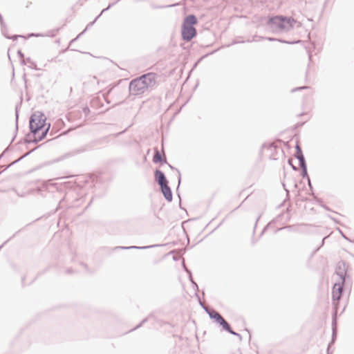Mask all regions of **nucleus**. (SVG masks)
I'll list each match as a JSON object with an SVG mask.
<instances>
[{"instance_id":"obj_1","label":"nucleus","mask_w":354,"mask_h":354,"mask_svg":"<svg viewBox=\"0 0 354 354\" xmlns=\"http://www.w3.org/2000/svg\"><path fill=\"white\" fill-rule=\"evenodd\" d=\"M296 22L292 17L275 15L268 17L266 25L273 32H281L292 29Z\"/></svg>"},{"instance_id":"obj_2","label":"nucleus","mask_w":354,"mask_h":354,"mask_svg":"<svg viewBox=\"0 0 354 354\" xmlns=\"http://www.w3.org/2000/svg\"><path fill=\"white\" fill-rule=\"evenodd\" d=\"M197 24L198 19L193 14L188 15L184 18L181 26V37L183 40L190 41L196 36L197 30L194 28V25Z\"/></svg>"},{"instance_id":"obj_3","label":"nucleus","mask_w":354,"mask_h":354,"mask_svg":"<svg viewBox=\"0 0 354 354\" xmlns=\"http://www.w3.org/2000/svg\"><path fill=\"white\" fill-rule=\"evenodd\" d=\"M46 121V118L44 113L39 111L33 113L29 120L30 133L32 136L37 135L39 131L47 127Z\"/></svg>"},{"instance_id":"obj_4","label":"nucleus","mask_w":354,"mask_h":354,"mask_svg":"<svg viewBox=\"0 0 354 354\" xmlns=\"http://www.w3.org/2000/svg\"><path fill=\"white\" fill-rule=\"evenodd\" d=\"M348 285V281L346 283L341 282L335 283L333 285L332 290V300L333 305V317H337L338 308L339 305V301L342 297L344 292V286Z\"/></svg>"},{"instance_id":"obj_5","label":"nucleus","mask_w":354,"mask_h":354,"mask_svg":"<svg viewBox=\"0 0 354 354\" xmlns=\"http://www.w3.org/2000/svg\"><path fill=\"white\" fill-rule=\"evenodd\" d=\"M129 91L131 95H140L145 93L147 89L140 76L132 80L129 85Z\"/></svg>"},{"instance_id":"obj_6","label":"nucleus","mask_w":354,"mask_h":354,"mask_svg":"<svg viewBox=\"0 0 354 354\" xmlns=\"http://www.w3.org/2000/svg\"><path fill=\"white\" fill-rule=\"evenodd\" d=\"M199 303L201 307L209 315V317L211 319H213L215 322L222 326V328L225 326L227 322L221 316L220 313L214 309H210L206 307L201 301H199Z\"/></svg>"},{"instance_id":"obj_7","label":"nucleus","mask_w":354,"mask_h":354,"mask_svg":"<svg viewBox=\"0 0 354 354\" xmlns=\"http://www.w3.org/2000/svg\"><path fill=\"white\" fill-rule=\"evenodd\" d=\"M348 267V264L342 260L339 261L337 263L335 273L341 279L342 283H346V281H348L347 279L349 278V276L347 274Z\"/></svg>"},{"instance_id":"obj_8","label":"nucleus","mask_w":354,"mask_h":354,"mask_svg":"<svg viewBox=\"0 0 354 354\" xmlns=\"http://www.w3.org/2000/svg\"><path fill=\"white\" fill-rule=\"evenodd\" d=\"M50 127V124L48 123L47 127L43 129L40 135H39L38 136H37V135L33 136V138H30L32 133H27L24 138V143H26V144H31V143L36 144V143L43 140L46 137V136L49 131Z\"/></svg>"},{"instance_id":"obj_9","label":"nucleus","mask_w":354,"mask_h":354,"mask_svg":"<svg viewBox=\"0 0 354 354\" xmlns=\"http://www.w3.org/2000/svg\"><path fill=\"white\" fill-rule=\"evenodd\" d=\"M157 74L154 73H148L140 76L146 88H153L156 84Z\"/></svg>"},{"instance_id":"obj_10","label":"nucleus","mask_w":354,"mask_h":354,"mask_svg":"<svg viewBox=\"0 0 354 354\" xmlns=\"http://www.w3.org/2000/svg\"><path fill=\"white\" fill-rule=\"evenodd\" d=\"M154 178L155 181L160 187L169 183L165 173L160 169H156L154 171Z\"/></svg>"},{"instance_id":"obj_11","label":"nucleus","mask_w":354,"mask_h":354,"mask_svg":"<svg viewBox=\"0 0 354 354\" xmlns=\"http://www.w3.org/2000/svg\"><path fill=\"white\" fill-rule=\"evenodd\" d=\"M160 191L164 196L166 201L171 202L173 199V194L171 189L168 184L160 187Z\"/></svg>"},{"instance_id":"obj_12","label":"nucleus","mask_w":354,"mask_h":354,"mask_svg":"<svg viewBox=\"0 0 354 354\" xmlns=\"http://www.w3.org/2000/svg\"><path fill=\"white\" fill-rule=\"evenodd\" d=\"M153 162L156 164L160 163L161 165L167 164V158L166 157H163L158 148H154V153L153 156Z\"/></svg>"},{"instance_id":"obj_13","label":"nucleus","mask_w":354,"mask_h":354,"mask_svg":"<svg viewBox=\"0 0 354 354\" xmlns=\"http://www.w3.org/2000/svg\"><path fill=\"white\" fill-rule=\"evenodd\" d=\"M162 245H159V244H154V245H147V246H136V245H133V246H117L115 248V250H131V249H135V250H146V249H149V248H156V247H159V246H161Z\"/></svg>"},{"instance_id":"obj_14","label":"nucleus","mask_w":354,"mask_h":354,"mask_svg":"<svg viewBox=\"0 0 354 354\" xmlns=\"http://www.w3.org/2000/svg\"><path fill=\"white\" fill-rule=\"evenodd\" d=\"M336 317H333V322H332V327H333L332 337H331L330 342L328 344V347H330L332 345H333L335 344V342L336 338H337Z\"/></svg>"},{"instance_id":"obj_15","label":"nucleus","mask_w":354,"mask_h":354,"mask_svg":"<svg viewBox=\"0 0 354 354\" xmlns=\"http://www.w3.org/2000/svg\"><path fill=\"white\" fill-rule=\"evenodd\" d=\"M1 30L2 35L7 39L17 40L19 37H24L23 35H14L10 36L8 34V28H7L6 24H5L4 27L1 26Z\"/></svg>"},{"instance_id":"obj_16","label":"nucleus","mask_w":354,"mask_h":354,"mask_svg":"<svg viewBox=\"0 0 354 354\" xmlns=\"http://www.w3.org/2000/svg\"><path fill=\"white\" fill-rule=\"evenodd\" d=\"M223 329L224 330H225V331L228 332V333H230L231 335H234V336L238 337H239V341H241V340H242V336H241L239 333H236V332L234 331V330H232V328L231 326L230 325V324H229L228 322L225 325V326L223 328Z\"/></svg>"},{"instance_id":"obj_17","label":"nucleus","mask_w":354,"mask_h":354,"mask_svg":"<svg viewBox=\"0 0 354 354\" xmlns=\"http://www.w3.org/2000/svg\"><path fill=\"white\" fill-rule=\"evenodd\" d=\"M100 17V15H98L95 18V19L90 22L89 24H88V25L86 26V28L81 32L80 33L77 37H75V39H72L71 41V44L75 41L82 35H83L86 30L88 28H89L90 27L93 26V24L96 22V21Z\"/></svg>"},{"instance_id":"obj_18","label":"nucleus","mask_w":354,"mask_h":354,"mask_svg":"<svg viewBox=\"0 0 354 354\" xmlns=\"http://www.w3.org/2000/svg\"><path fill=\"white\" fill-rule=\"evenodd\" d=\"M39 146L34 148L33 149H32L31 151H30L29 152L25 153L24 155H23L22 156H21L20 158H19L17 160L13 161L12 162H11L9 165H8L6 167V169H8V167L14 165L15 164L19 162V161H21L22 159H24L25 157L28 156V155H30L32 151H34L35 150H36Z\"/></svg>"},{"instance_id":"obj_19","label":"nucleus","mask_w":354,"mask_h":354,"mask_svg":"<svg viewBox=\"0 0 354 354\" xmlns=\"http://www.w3.org/2000/svg\"><path fill=\"white\" fill-rule=\"evenodd\" d=\"M295 158L297 159H299V158H302L304 157V154H303V152H302V150L300 147V146L299 145L298 143L296 144L295 145Z\"/></svg>"},{"instance_id":"obj_20","label":"nucleus","mask_w":354,"mask_h":354,"mask_svg":"<svg viewBox=\"0 0 354 354\" xmlns=\"http://www.w3.org/2000/svg\"><path fill=\"white\" fill-rule=\"evenodd\" d=\"M169 167L173 169V170H176L178 174V186H177V190L178 189V187L180 185V183H181V174H180V171L176 167H174V166L171 165L170 164H169L168 162L167 163Z\"/></svg>"},{"instance_id":"obj_21","label":"nucleus","mask_w":354,"mask_h":354,"mask_svg":"<svg viewBox=\"0 0 354 354\" xmlns=\"http://www.w3.org/2000/svg\"><path fill=\"white\" fill-rule=\"evenodd\" d=\"M27 63H29V67L32 69L37 70V64L35 62H33L30 57L26 58Z\"/></svg>"},{"instance_id":"obj_22","label":"nucleus","mask_w":354,"mask_h":354,"mask_svg":"<svg viewBox=\"0 0 354 354\" xmlns=\"http://www.w3.org/2000/svg\"><path fill=\"white\" fill-rule=\"evenodd\" d=\"M297 160L299 161V165L301 169V168H306L307 167V164H306V162L305 157H304L302 158H299Z\"/></svg>"},{"instance_id":"obj_23","label":"nucleus","mask_w":354,"mask_h":354,"mask_svg":"<svg viewBox=\"0 0 354 354\" xmlns=\"http://www.w3.org/2000/svg\"><path fill=\"white\" fill-rule=\"evenodd\" d=\"M120 1V0H117V1H114V2H113V3H109V6L106 8L103 9L99 15H100V16H101L104 12H105L107 10H109L112 6L115 5Z\"/></svg>"},{"instance_id":"obj_24","label":"nucleus","mask_w":354,"mask_h":354,"mask_svg":"<svg viewBox=\"0 0 354 354\" xmlns=\"http://www.w3.org/2000/svg\"><path fill=\"white\" fill-rule=\"evenodd\" d=\"M18 120H19V111H18V105L15 107V129L18 130Z\"/></svg>"},{"instance_id":"obj_25","label":"nucleus","mask_w":354,"mask_h":354,"mask_svg":"<svg viewBox=\"0 0 354 354\" xmlns=\"http://www.w3.org/2000/svg\"><path fill=\"white\" fill-rule=\"evenodd\" d=\"M301 176L303 178H309V176L308 174V170H307V167L306 168H301Z\"/></svg>"},{"instance_id":"obj_26","label":"nucleus","mask_w":354,"mask_h":354,"mask_svg":"<svg viewBox=\"0 0 354 354\" xmlns=\"http://www.w3.org/2000/svg\"><path fill=\"white\" fill-rule=\"evenodd\" d=\"M277 41L281 42V43L288 44H297V43H299L301 41V40H297V41H288L284 40L283 39H277Z\"/></svg>"},{"instance_id":"obj_27","label":"nucleus","mask_w":354,"mask_h":354,"mask_svg":"<svg viewBox=\"0 0 354 354\" xmlns=\"http://www.w3.org/2000/svg\"><path fill=\"white\" fill-rule=\"evenodd\" d=\"M147 320H148V317L143 319L139 324H138L136 327H134L133 329L130 330L129 331H133L136 329L140 328L145 323H146L147 322Z\"/></svg>"},{"instance_id":"obj_28","label":"nucleus","mask_w":354,"mask_h":354,"mask_svg":"<svg viewBox=\"0 0 354 354\" xmlns=\"http://www.w3.org/2000/svg\"><path fill=\"white\" fill-rule=\"evenodd\" d=\"M308 88H310V86H302L296 87V88H293V89H292L291 92L294 93V92H296L297 91L306 90V89H308Z\"/></svg>"},{"instance_id":"obj_29","label":"nucleus","mask_w":354,"mask_h":354,"mask_svg":"<svg viewBox=\"0 0 354 354\" xmlns=\"http://www.w3.org/2000/svg\"><path fill=\"white\" fill-rule=\"evenodd\" d=\"M307 53H308V66H307V70H306V76L307 77L308 75V68L310 67V62L312 61V54L309 51V50H307Z\"/></svg>"},{"instance_id":"obj_30","label":"nucleus","mask_w":354,"mask_h":354,"mask_svg":"<svg viewBox=\"0 0 354 354\" xmlns=\"http://www.w3.org/2000/svg\"><path fill=\"white\" fill-rule=\"evenodd\" d=\"M310 192L308 194L313 196L317 203H322V199L319 198L318 197H317L315 196V193L313 192V189H310Z\"/></svg>"},{"instance_id":"obj_31","label":"nucleus","mask_w":354,"mask_h":354,"mask_svg":"<svg viewBox=\"0 0 354 354\" xmlns=\"http://www.w3.org/2000/svg\"><path fill=\"white\" fill-rule=\"evenodd\" d=\"M292 162H293L292 158H289V159L288 160V165H290V166H291L292 169L294 171H297V170H298L297 167H296L295 165H294L292 164Z\"/></svg>"},{"instance_id":"obj_32","label":"nucleus","mask_w":354,"mask_h":354,"mask_svg":"<svg viewBox=\"0 0 354 354\" xmlns=\"http://www.w3.org/2000/svg\"><path fill=\"white\" fill-rule=\"evenodd\" d=\"M82 111L84 114V117L86 118L90 113V109L88 106H85L82 109Z\"/></svg>"},{"instance_id":"obj_33","label":"nucleus","mask_w":354,"mask_h":354,"mask_svg":"<svg viewBox=\"0 0 354 354\" xmlns=\"http://www.w3.org/2000/svg\"><path fill=\"white\" fill-rule=\"evenodd\" d=\"M20 230L16 232L10 238L6 240L1 245H0V250L10 241L11 240Z\"/></svg>"},{"instance_id":"obj_34","label":"nucleus","mask_w":354,"mask_h":354,"mask_svg":"<svg viewBox=\"0 0 354 354\" xmlns=\"http://www.w3.org/2000/svg\"><path fill=\"white\" fill-rule=\"evenodd\" d=\"M183 266L184 270L188 274L189 277H191V275H192L191 270H189L188 268H187L184 264H183Z\"/></svg>"},{"instance_id":"obj_35","label":"nucleus","mask_w":354,"mask_h":354,"mask_svg":"<svg viewBox=\"0 0 354 354\" xmlns=\"http://www.w3.org/2000/svg\"><path fill=\"white\" fill-rule=\"evenodd\" d=\"M183 266L184 270L188 274L189 277H191V275H192L191 270H189L188 268H187L184 264H183Z\"/></svg>"},{"instance_id":"obj_36","label":"nucleus","mask_w":354,"mask_h":354,"mask_svg":"<svg viewBox=\"0 0 354 354\" xmlns=\"http://www.w3.org/2000/svg\"><path fill=\"white\" fill-rule=\"evenodd\" d=\"M270 224V223H268L267 225H266V226L263 227V230L261 231V234H260L259 236H261L265 233V232H266V231L267 230V229L268 228V227H269Z\"/></svg>"},{"instance_id":"obj_37","label":"nucleus","mask_w":354,"mask_h":354,"mask_svg":"<svg viewBox=\"0 0 354 354\" xmlns=\"http://www.w3.org/2000/svg\"><path fill=\"white\" fill-rule=\"evenodd\" d=\"M12 190L17 194V195L19 197H24L25 196V194H21V193H19L17 191L16 189L13 188Z\"/></svg>"},{"instance_id":"obj_38","label":"nucleus","mask_w":354,"mask_h":354,"mask_svg":"<svg viewBox=\"0 0 354 354\" xmlns=\"http://www.w3.org/2000/svg\"><path fill=\"white\" fill-rule=\"evenodd\" d=\"M0 24H1V26H3V27L5 26V24H6L1 13H0Z\"/></svg>"},{"instance_id":"obj_39","label":"nucleus","mask_w":354,"mask_h":354,"mask_svg":"<svg viewBox=\"0 0 354 354\" xmlns=\"http://www.w3.org/2000/svg\"><path fill=\"white\" fill-rule=\"evenodd\" d=\"M17 55L20 59L24 57V54L22 53L21 50H18Z\"/></svg>"},{"instance_id":"obj_40","label":"nucleus","mask_w":354,"mask_h":354,"mask_svg":"<svg viewBox=\"0 0 354 354\" xmlns=\"http://www.w3.org/2000/svg\"><path fill=\"white\" fill-rule=\"evenodd\" d=\"M20 62H21V65H26V63H27L26 59H25L24 57V58H21L20 59Z\"/></svg>"},{"instance_id":"obj_41","label":"nucleus","mask_w":354,"mask_h":354,"mask_svg":"<svg viewBox=\"0 0 354 354\" xmlns=\"http://www.w3.org/2000/svg\"><path fill=\"white\" fill-rule=\"evenodd\" d=\"M81 265L86 270V271L89 273H91V272L88 270V266L86 264L84 263H81Z\"/></svg>"},{"instance_id":"obj_42","label":"nucleus","mask_w":354,"mask_h":354,"mask_svg":"<svg viewBox=\"0 0 354 354\" xmlns=\"http://www.w3.org/2000/svg\"><path fill=\"white\" fill-rule=\"evenodd\" d=\"M260 217H261V215H259L256 220L255 225H254V230H253V234H254V233H255V229L257 227V222L259 221Z\"/></svg>"},{"instance_id":"obj_43","label":"nucleus","mask_w":354,"mask_h":354,"mask_svg":"<svg viewBox=\"0 0 354 354\" xmlns=\"http://www.w3.org/2000/svg\"><path fill=\"white\" fill-rule=\"evenodd\" d=\"M307 180H308V185L310 189H313V185H312L310 178H308Z\"/></svg>"},{"instance_id":"obj_44","label":"nucleus","mask_w":354,"mask_h":354,"mask_svg":"<svg viewBox=\"0 0 354 354\" xmlns=\"http://www.w3.org/2000/svg\"><path fill=\"white\" fill-rule=\"evenodd\" d=\"M192 284L194 288L198 289V285L194 281H192Z\"/></svg>"},{"instance_id":"obj_45","label":"nucleus","mask_w":354,"mask_h":354,"mask_svg":"<svg viewBox=\"0 0 354 354\" xmlns=\"http://www.w3.org/2000/svg\"><path fill=\"white\" fill-rule=\"evenodd\" d=\"M322 203H319V204L322 207H324L325 209H326V210H330V209H329V207H328V206H326V205H323V204H322Z\"/></svg>"},{"instance_id":"obj_46","label":"nucleus","mask_w":354,"mask_h":354,"mask_svg":"<svg viewBox=\"0 0 354 354\" xmlns=\"http://www.w3.org/2000/svg\"><path fill=\"white\" fill-rule=\"evenodd\" d=\"M243 42H244V41H238V40H234V41H232V44L233 45V44H236L239 43H243Z\"/></svg>"},{"instance_id":"obj_47","label":"nucleus","mask_w":354,"mask_h":354,"mask_svg":"<svg viewBox=\"0 0 354 354\" xmlns=\"http://www.w3.org/2000/svg\"><path fill=\"white\" fill-rule=\"evenodd\" d=\"M268 41H277V39L274 37H267L266 38Z\"/></svg>"},{"instance_id":"obj_48","label":"nucleus","mask_w":354,"mask_h":354,"mask_svg":"<svg viewBox=\"0 0 354 354\" xmlns=\"http://www.w3.org/2000/svg\"><path fill=\"white\" fill-rule=\"evenodd\" d=\"M304 122L296 124L295 128H297V127H299L302 126L304 124Z\"/></svg>"},{"instance_id":"obj_49","label":"nucleus","mask_w":354,"mask_h":354,"mask_svg":"<svg viewBox=\"0 0 354 354\" xmlns=\"http://www.w3.org/2000/svg\"><path fill=\"white\" fill-rule=\"evenodd\" d=\"M340 233H341L342 236L344 237V239H345L346 240H348L349 241H351L341 231H340Z\"/></svg>"},{"instance_id":"obj_50","label":"nucleus","mask_w":354,"mask_h":354,"mask_svg":"<svg viewBox=\"0 0 354 354\" xmlns=\"http://www.w3.org/2000/svg\"><path fill=\"white\" fill-rule=\"evenodd\" d=\"M85 151H86V149L85 148H82V149H78L77 152L78 153H82V152Z\"/></svg>"},{"instance_id":"obj_51","label":"nucleus","mask_w":354,"mask_h":354,"mask_svg":"<svg viewBox=\"0 0 354 354\" xmlns=\"http://www.w3.org/2000/svg\"><path fill=\"white\" fill-rule=\"evenodd\" d=\"M66 272H67L68 274H71V273H73V270H72L71 268H70V269H68V270H66Z\"/></svg>"},{"instance_id":"obj_52","label":"nucleus","mask_w":354,"mask_h":354,"mask_svg":"<svg viewBox=\"0 0 354 354\" xmlns=\"http://www.w3.org/2000/svg\"><path fill=\"white\" fill-rule=\"evenodd\" d=\"M25 279H26L25 277H22V279H21V283L23 286H25Z\"/></svg>"},{"instance_id":"obj_53","label":"nucleus","mask_w":354,"mask_h":354,"mask_svg":"<svg viewBox=\"0 0 354 354\" xmlns=\"http://www.w3.org/2000/svg\"><path fill=\"white\" fill-rule=\"evenodd\" d=\"M330 347H328V346L327 347V351H326L327 354H331V353H332L330 352Z\"/></svg>"},{"instance_id":"obj_54","label":"nucleus","mask_w":354,"mask_h":354,"mask_svg":"<svg viewBox=\"0 0 354 354\" xmlns=\"http://www.w3.org/2000/svg\"><path fill=\"white\" fill-rule=\"evenodd\" d=\"M283 187H284V189H285V190H286V194H287V195H288V194H289V190H288V189L286 188V187H285V184H283Z\"/></svg>"},{"instance_id":"obj_55","label":"nucleus","mask_w":354,"mask_h":354,"mask_svg":"<svg viewBox=\"0 0 354 354\" xmlns=\"http://www.w3.org/2000/svg\"><path fill=\"white\" fill-rule=\"evenodd\" d=\"M7 149L0 155V159L3 156L5 152L6 151Z\"/></svg>"},{"instance_id":"obj_56","label":"nucleus","mask_w":354,"mask_h":354,"mask_svg":"<svg viewBox=\"0 0 354 354\" xmlns=\"http://www.w3.org/2000/svg\"><path fill=\"white\" fill-rule=\"evenodd\" d=\"M255 243H256V241L254 239H252V244L254 245Z\"/></svg>"},{"instance_id":"obj_57","label":"nucleus","mask_w":354,"mask_h":354,"mask_svg":"<svg viewBox=\"0 0 354 354\" xmlns=\"http://www.w3.org/2000/svg\"><path fill=\"white\" fill-rule=\"evenodd\" d=\"M305 114H306L305 113H301L299 114L298 116L300 117V116L304 115Z\"/></svg>"},{"instance_id":"obj_58","label":"nucleus","mask_w":354,"mask_h":354,"mask_svg":"<svg viewBox=\"0 0 354 354\" xmlns=\"http://www.w3.org/2000/svg\"><path fill=\"white\" fill-rule=\"evenodd\" d=\"M217 50H218V49H217V50H214L212 51L209 54H213V53H214L215 52H216Z\"/></svg>"},{"instance_id":"obj_59","label":"nucleus","mask_w":354,"mask_h":354,"mask_svg":"<svg viewBox=\"0 0 354 354\" xmlns=\"http://www.w3.org/2000/svg\"><path fill=\"white\" fill-rule=\"evenodd\" d=\"M190 281L192 282V281H194L193 278H192V275H191V277H189Z\"/></svg>"},{"instance_id":"obj_60","label":"nucleus","mask_w":354,"mask_h":354,"mask_svg":"<svg viewBox=\"0 0 354 354\" xmlns=\"http://www.w3.org/2000/svg\"><path fill=\"white\" fill-rule=\"evenodd\" d=\"M91 203H92V200L90 201V203H88V205L86 207V209L88 208V207L91 205Z\"/></svg>"},{"instance_id":"obj_61","label":"nucleus","mask_w":354,"mask_h":354,"mask_svg":"<svg viewBox=\"0 0 354 354\" xmlns=\"http://www.w3.org/2000/svg\"><path fill=\"white\" fill-rule=\"evenodd\" d=\"M324 239H325V238H324V239H322V245H324Z\"/></svg>"},{"instance_id":"obj_62","label":"nucleus","mask_w":354,"mask_h":354,"mask_svg":"<svg viewBox=\"0 0 354 354\" xmlns=\"http://www.w3.org/2000/svg\"><path fill=\"white\" fill-rule=\"evenodd\" d=\"M30 35H31V36H39V34H37V35L31 34Z\"/></svg>"},{"instance_id":"obj_63","label":"nucleus","mask_w":354,"mask_h":354,"mask_svg":"<svg viewBox=\"0 0 354 354\" xmlns=\"http://www.w3.org/2000/svg\"><path fill=\"white\" fill-rule=\"evenodd\" d=\"M281 229H282V228H279V229H277V231H276V232L279 231V230H281Z\"/></svg>"},{"instance_id":"obj_64","label":"nucleus","mask_w":354,"mask_h":354,"mask_svg":"<svg viewBox=\"0 0 354 354\" xmlns=\"http://www.w3.org/2000/svg\"><path fill=\"white\" fill-rule=\"evenodd\" d=\"M178 196L179 197V198H180V194H178ZM181 201V199H180V201Z\"/></svg>"}]
</instances>
